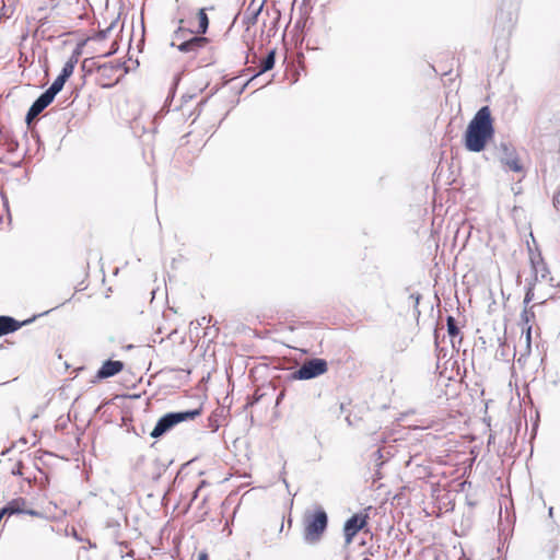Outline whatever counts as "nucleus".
<instances>
[{"label": "nucleus", "instance_id": "nucleus-5", "mask_svg": "<svg viewBox=\"0 0 560 560\" xmlns=\"http://www.w3.org/2000/svg\"><path fill=\"white\" fill-rule=\"evenodd\" d=\"M366 524V516H362L360 514H354L351 516L343 526L345 539L346 544H351L353 537L357 533L364 527Z\"/></svg>", "mask_w": 560, "mask_h": 560}, {"label": "nucleus", "instance_id": "nucleus-4", "mask_svg": "<svg viewBox=\"0 0 560 560\" xmlns=\"http://www.w3.org/2000/svg\"><path fill=\"white\" fill-rule=\"evenodd\" d=\"M327 371V362L324 359H311L304 362L294 373L295 380L315 378Z\"/></svg>", "mask_w": 560, "mask_h": 560}, {"label": "nucleus", "instance_id": "nucleus-18", "mask_svg": "<svg viewBox=\"0 0 560 560\" xmlns=\"http://www.w3.org/2000/svg\"><path fill=\"white\" fill-rule=\"evenodd\" d=\"M38 115H39L38 113L31 115V108H30L26 114V117H25L26 124L30 125L32 122V120H34Z\"/></svg>", "mask_w": 560, "mask_h": 560}, {"label": "nucleus", "instance_id": "nucleus-6", "mask_svg": "<svg viewBox=\"0 0 560 560\" xmlns=\"http://www.w3.org/2000/svg\"><path fill=\"white\" fill-rule=\"evenodd\" d=\"M31 320L19 322L10 316H0V337L14 332Z\"/></svg>", "mask_w": 560, "mask_h": 560}, {"label": "nucleus", "instance_id": "nucleus-12", "mask_svg": "<svg viewBox=\"0 0 560 560\" xmlns=\"http://www.w3.org/2000/svg\"><path fill=\"white\" fill-rule=\"evenodd\" d=\"M502 163L510 171H513V172H521L522 171V165H521L517 156L513 152L508 153L506 156L502 159Z\"/></svg>", "mask_w": 560, "mask_h": 560}, {"label": "nucleus", "instance_id": "nucleus-13", "mask_svg": "<svg viewBox=\"0 0 560 560\" xmlns=\"http://www.w3.org/2000/svg\"><path fill=\"white\" fill-rule=\"evenodd\" d=\"M275 62H276V51L270 50L268 52V55L261 60L260 70H259L258 74L271 70L275 67Z\"/></svg>", "mask_w": 560, "mask_h": 560}, {"label": "nucleus", "instance_id": "nucleus-10", "mask_svg": "<svg viewBox=\"0 0 560 560\" xmlns=\"http://www.w3.org/2000/svg\"><path fill=\"white\" fill-rule=\"evenodd\" d=\"M206 42H207V39L205 37L195 36V37L190 38L189 40L182 43L178 46V49L183 52L195 51V50L199 49L200 47H202Z\"/></svg>", "mask_w": 560, "mask_h": 560}, {"label": "nucleus", "instance_id": "nucleus-9", "mask_svg": "<svg viewBox=\"0 0 560 560\" xmlns=\"http://www.w3.org/2000/svg\"><path fill=\"white\" fill-rule=\"evenodd\" d=\"M51 96L47 91L42 93L31 106V115L38 113L40 114L52 101Z\"/></svg>", "mask_w": 560, "mask_h": 560}, {"label": "nucleus", "instance_id": "nucleus-1", "mask_svg": "<svg viewBox=\"0 0 560 560\" xmlns=\"http://www.w3.org/2000/svg\"><path fill=\"white\" fill-rule=\"evenodd\" d=\"M494 135L491 113L488 106L481 107L468 124L465 147L468 151L480 152Z\"/></svg>", "mask_w": 560, "mask_h": 560}, {"label": "nucleus", "instance_id": "nucleus-2", "mask_svg": "<svg viewBox=\"0 0 560 560\" xmlns=\"http://www.w3.org/2000/svg\"><path fill=\"white\" fill-rule=\"evenodd\" d=\"M328 525L327 513L322 508H317L314 512L304 514L303 539L310 545L317 544Z\"/></svg>", "mask_w": 560, "mask_h": 560}, {"label": "nucleus", "instance_id": "nucleus-25", "mask_svg": "<svg viewBox=\"0 0 560 560\" xmlns=\"http://www.w3.org/2000/svg\"><path fill=\"white\" fill-rule=\"evenodd\" d=\"M552 512H553V509H552V508H550V509H549V515H550V516H552Z\"/></svg>", "mask_w": 560, "mask_h": 560}, {"label": "nucleus", "instance_id": "nucleus-21", "mask_svg": "<svg viewBox=\"0 0 560 560\" xmlns=\"http://www.w3.org/2000/svg\"><path fill=\"white\" fill-rule=\"evenodd\" d=\"M24 513L33 515V516L38 515V513L36 511H33V510L24 511Z\"/></svg>", "mask_w": 560, "mask_h": 560}, {"label": "nucleus", "instance_id": "nucleus-16", "mask_svg": "<svg viewBox=\"0 0 560 560\" xmlns=\"http://www.w3.org/2000/svg\"><path fill=\"white\" fill-rule=\"evenodd\" d=\"M198 20H199V34H206L209 27V19L206 13V9H200L198 12Z\"/></svg>", "mask_w": 560, "mask_h": 560}, {"label": "nucleus", "instance_id": "nucleus-24", "mask_svg": "<svg viewBox=\"0 0 560 560\" xmlns=\"http://www.w3.org/2000/svg\"><path fill=\"white\" fill-rule=\"evenodd\" d=\"M374 454L377 456V458H381V457H382L381 450H377Z\"/></svg>", "mask_w": 560, "mask_h": 560}, {"label": "nucleus", "instance_id": "nucleus-8", "mask_svg": "<svg viewBox=\"0 0 560 560\" xmlns=\"http://www.w3.org/2000/svg\"><path fill=\"white\" fill-rule=\"evenodd\" d=\"M80 56H81V49L75 48L73 50V52L71 54L70 58L63 65L62 70L59 75H63V78L68 80L72 75L74 68H75L77 63L79 62Z\"/></svg>", "mask_w": 560, "mask_h": 560}, {"label": "nucleus", "instance_id": "nucleus-22", "mask_svg": "<svg viewBox=\"0 0 560 560\" xmlns=\"http://www.w3.org/2000/svg\"><path fill=\"white\" fill-rule=\"evenodd\" d=\"M530 300H532L530 292H527L526 295H525L524 302L528 303Z\"/></svg>", "mask_w": 560, "mask_h": 560}, {"label": "nucleus", "instance_id": "nucleus-11", "mask_svg": "<svg viewBox=\"0 0 560 560\" xmlns=\"http://www.w3.org/2000/svg\"><path fill=\"white\" fill-rule=\"evenodd\" d=\"M530 264L536 276L540 273L542 278L546 277L547 268L540 254L530 255Z\"/></svg>", "mask_w": 560, "mask_h": 560}, {"label": "nucleus", "instance_id": "nucleus-20", "mask_svg": "<svg viewBox=\"0 0 560 560\" xmlns=\"http://www.w3.org/2000/svg\"><path fill=\"white\" fill-rule=\"evenodd\" d=\"M109 31H110V27H108V28H107V30H105V31H102V32L100 33V37H101V38H105V37H106V33H107V32H109Z\"/></svg>", "mask_w": 560, "mask_h": 560}, {"label": "nucleus", "instance_id": "nucleus-15", "mask_svg": "<svg viewBox=\"0 0 560 560\" xmlns=\"http://www.w3.org/2000/svg\"><path fill=\"white\" fill-rule=\"evenodd\" d=\"M66 81L67 79L63 75H58L46 91L55 97L62 90Z\"/></svg>", "mask_w": 560, "mask_h": 560}, {"label": "nucleus", "instance_id": "nucleus-17", "mask_svg": "<svg viewBox=\"0 0 560 560\" xmlns=\"http://www.w3.org/2000/svg\"><path fill=\"white\" fill-rule=\"evenodd\" d=\"M447 331L451 337H455L459 334V329L456 325V320L453 316L447 317Z\"/></svg>", "mask_w": 560, "mask_h": 560}, {"label": "nucleus", "instance_id": "nucleus-14", "mask_svg": "<svg viewBox=\"0 0 560 560\" xmlns=\"http://www.w3.org/2000/svg\"><path fill=\"white\" fill-rule=\"evenodd\" d=\"M24 504H25V502L22 499L13 500L4 506V510H5L7 514H9V515L24 513V510L22 509V506Z\"/></svg>", "mask_w": 560, "mask_h": 560}, {"label": "nucleus", "instance_id": "nucleus-23", "mask_svg": "<svg viewBox=\"0 0 560 560\" xmlns=\"http://www.w3.org/2000/svg\"><path fill=\"white\" fill-rule=\"evenodd\" d=\"M411 299H415V305L417 306L419 304V295L415 296L413 294L410 295Z\"/></svg>", "mask_w": 560, "mask_h": 560}, {"label": "nucleus", "instance_id": "nucleus-3", "mask_svg": "<svg viewBox=\"0 0 560 560\" xmlns=\"http://www.w3.org/2000/svg\"><path fill=\"white\" fill-rule=\"evenodd\" d=\"M199 413L200 411L197 409L179 412H168L158 420L150 435L154 439H158L170 431L177 423L195 419L197 416H199Z\"/></svg>", "mask_w": 560, "mask_h": 560}, {"label": "nucleus", "instance_id": "nucleus-26", "mask_svg": "<svg viewBox=\"0 0 560 560\" xmlns=\"http://www.w3.org/2000/svg\"><path fill=\"white\" fill-rule=\"evenodd\" d=\"M34 319H36V316H33V318H32V319H30V320H31L30 323H32Z\"/></svg>", "mask_w": 560, "mask_h": 560}, {"label": "nucleus", "instance_id": "nucleus-19", "mask_svg": "<svg viewBox=\"0 0 560 560\" xmlns=\"http://www.w3.org/2000/svg\"><path fill=\"white\" fill-rule=\"evenodd\" d=\"M198 560H208V555L206 552H200L198 555Z\"/></svg>", "mask_w": 560, "mask_h": 560}, {"label": "nucleus", "instance_id": "nucleus-7", "mask_svg": "<svg viewBox=\"0 0 560 560\" xmlns=\"http://www.w3.org/2000/svg\"><path fill=\"white\" fill-rule=\"evenodd\" d=\"M124 368L121 361L107 360L103 363L101 369L97 371L98 378H107L119 373Z\"/></svg>", "mask_w": 560, "mask_h": 560}]
</instances>
